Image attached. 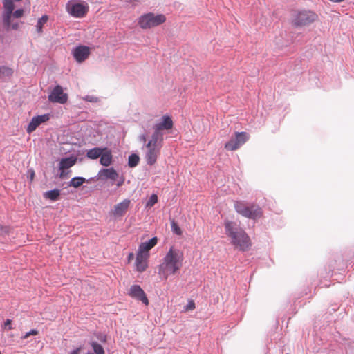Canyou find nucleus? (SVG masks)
I'll return each instance as SVG.
<instances>
[{"instance_id": "obj_1", "label": "nucleus", "mask_w": 354, "mask_h": 354, "mask_svg": "<svg viewBox=\"0 0 354 354\" xmlns=\"http://www.w3.org/2000/svg\"><path fill=\"white\" fill-rule=\"evenodd\" d=\"M173 127V121L168 115H164L161 121L156 124L153 127L154 132L151 139L148 142L146 147L148 149L147 155H157L160 152L163 135L162 130H169Z\"/></svg>"}, {"instance_id": "obj_2", "label": "nucleus", "mask_w": 354, "mask_h": 354, "mask_svg": "<svg viewBox=\"0 0 354 354\" xmlns=\"http://www.w3.org/2000/svg\"><path fill=\"white\" fill-rule=\"evenodd\" d=\"M254 198L252 201L245 200V218L252 221L253 226L255 223L263 217V207L266 203V197L261 196L258 191L254 192Z\"/></svg>"}, {"instance_id": "obj_3", "label": "nucleus", "mask_w": 354, "mask_h": 354, "mask_svg": "<svg viewBox=\"0 0 354 354\" xmlns=\"http://www.w3.org/2000/svg\"><path fill=\"white\" fill-rule=\"evenodd\" d=\"M183 261V254L178 249L171 247L163 259L159 270L163 274H174L181 267Z\"/></svg>"}, {"instance_id": "obj_4", "label": "nucleus", "mask_w": 354, "mask_h": 354, "mask_svg": "<svg viewBox=\"0 0 354 354\" xmlns=\"http://www.w3.org/2000/svg\"><path fill=\"white\" fill-rule=\"evenodd\" d=\"M226 234L230 238L231 243L239 250L243 251V230L234 221H225Z\"/></svg>"}, {"instance_id": "obj_5", "label": "nucleus", "mask_w": 354, "mask_h": 354, "mask_svg": "<svg viewBox=\"0 0 354 354\" xmlns=\"http://www.w3.org/2000/svg\"><path fill=\"white\" fill-rule=\"evenodd\" d=\"M165 20L166 17L164 15H156L154 13L149 12L140 17L138 24L142 29H148L160 25Z\"/></svg>"}, {"instance_id": "obj_6", "label": "nucleus", "mask_w": 354, "mask_h": 354, "mask_svg": "<svg viewBox=\"0 0 354 354\" xmlns=\"http://www.w3.org/2000/svg\"><path fill=\"white\" fill-rule=\"evenodd\" d=\"M257 249H259V245L256 244V239L254 237L251 239L245 232V266L259 258L257 254H254L252 252Z\"/></svg>"}, {"instance_id": "obj_7", "label": "nucleus", "mask_w": 354, "mask_h": 354, "mask_svg": "<svg viewBox=\"0 0 354 354\" xmlns=\"http://www.w3.org/2000/svg\"><path fill=\"white\" fill-rule=\"evenodd\" d=\"M317 18V15L310 11H301L296 12L292 19V24L295 26H308L314 22Z\"/></svg>"}, {"instance_id": "obj_8", "label": "nucleus", "mask_w": 354, "mask_h": 354, "mask_svg": "<svg viewBox=\"0 0 354 354\" xmlns=\"http://www.w3.org/2000/svg\"><path fill=\"white\" fill-rule=\"evenodd\" d=\"M48 100L52 102L64 104L67 102L68 96L64 93L62 87L57 85L48 95Z\"/></svg>"}, {"instance_id": "obj_9", "label": "nucleus", "mask_w": 354, "mask_h": 354, "mask_svg": "<svg viewBox=\"0 0 354 354\" xmlns=\"http://www.w3.org/2000/svg\"><path fill=\"white\" fill-rule=\"evenodd\" d=\"M118 177L119 174L113 167L101 169L97 174V179L102 181L110 180L113 183L117 181Z\"/></svg>"}, {"instance_id": "obj_10", "label": "nucleus", "mask_w": 354, "mask_h": 354, "mask_svg": "<svg viewBox=\"0 0 354 354\" xmlns=\"http://www.w3.org/2000/svg\"><path fill=\"white\" fill-rule=\"evenodd\" d=\"M129 295L132 298L142 301L145 305L149 304L147 297L139 285L131 286L129 290Z\"/></svg>"}, {"instance_id": "obj_11", "label": "nucleus", "mask_w": 354, "mask_h": 354, "mask_svg": "<svg viewBox=\"0 0 354 354\" xmlns=\"http://www.w3.org/2000/svg\"><path fill=\"white\" fill-rule=\"evenodd\" d=\"M68 13L75 17H82L88 11V8L82 3H76L66 6Z\"/></svg>"}, {"instance_id": "obj_12", "label": "nucleus", "mask_w": 354, "mask_h": 354, "mask_svg": "<svg viewBox=\"0 0 354 354\" xmlns=\"http://www.w3.org/2000/svg\"><path fill=\"white\" fill-rule=\"evenodd\" d=\"M90 55V48L86 46H79L73 50V55L77 62H84Z\"/></svg>"}, {"instance_id": "obj_13", "label": "nucleus", "mask_w": 354, "mask_h": 354, "mask_svg": "<svg viewBox=\"0 0 354 354\" xmlns=\"http://www.w3.org/2000/svg\"><path fill=\"white\" fill-rule=\"evenodd\" d=\"M49 119V114H44L33 117L27 127V132L28 133H32L37 129L38 126H39L41 123L48 121Z\"/></svg>"}, {"instance_id": "obj_14", "label": "nucleus", "mask_w": 354, "mask_h": 354, "mask_svg": "<svg viewBox=\"0 0 354 354\" xmlns=\"http://www.w3.org/2000/svg\"><path fill=\"white\" fill-rule=\"evenodd\" d=\"M243 142V132L236 133L234 138H232L227 142L225 148L229 151H234L239 148Z\"/></svg>"}, {"instance_id": "obj_15", "label": "nucleus", "mask_w": 354, "mask_h": 354, "mask_svg": "<svg viewBox=\"0 0 354 354\" xmlns=\"http://www.w3.org/2000/svg\"><path fill=\"white\" fill-rule=\"evenodd\" d=\"M149 257V254H145L143 252L138 251L136 259V266L137 271H138L139 272H142L147 269V264L146 263V261L147 260Z\"/></svg>"}, {"instance_id": "obj_16", "label": "nucleus", "mask_w": 354, "mask_h": 354, "mask_svg": "<svg viewBox=\"0 0 354 354\" xmlns=\"http://www.w3.org/2000/svg\"><path fill=\"white\" fill-rule=\"evenodd\" d=\"M269 223L273 228L278 230L283 227L286 225V221L285 218L280 216L279 213H276L271 216Z\"/></svg>"}, {"instance_id": "obj_17", "label": "nucleus", "mask_w": 354, "mask_h": 354, "mask_svg": "<svg viewBox=\"0 0 354 354\" xmlns=\"http://www.w3.org/2000/svg\"><path fill=\"white\" fill-rule=\"evenodd\" d=\"M129 199H124L114 206L113 214L115 216H122L128 209L130 205Z\"/></svg>"}, {"instance_id": "obj_18", "label": "nucleus", "mask_w": 354, "mask_h": 354, "mask_svg": "<svg viewBox=\"0 0 354 354\" xmlns=\"http://www.w3.org/2000/svg\"><path fill=\"white\" fill-rule=\"evenodd\" d=\"M158 243V238L156 236L152 237L147 241L142 242L138 251L143 252L145 254H149V250L153 248Z\"/></svg>"}, {"instance_id": "obj_19", "label": "nucleus", "mask_w": 354, "mask_h": 354, "mask_svg": "<svg viewBox=\"0 0 354 354\" xmlns=\"http://www.w3.org/2000/svg\"><path fill=\"white\" fill-rule=\"evenodd\" d=\"M77 160V156H66L60 160L59 169H67L73 167Z\"/></svg>"}, {"instance_id": "obj_20", "label": "nucleus", "mask_w": 354, "mask_h": 354, "mask_svg": "<svg viewBox=\"0 0 354 354\" xmlns=\"http://www.w3.org/2000/svg\"><path fill=\"white\" fill-rule=\"evenodd\" d=\"M61 191L58 189H54L45 192L43 194V197L45 199H48L52 201H57L59 199Z\"/></svg>"}, {"instance_id": "obj_21", "label": "nucleus", "mask_w": 354, "mask_h": 354, "mask_svg": "<svg viewBox=\"0 0 354 354\" xmlns=\"http://www.w3.org/2000/svg\"><path fill=\"white\" fill-rule=\"evenodd\" d=\"M86 155H111V151L106 147H95L87 151Z\"/></svg>"}, {"instance_id": "obj_22", "label": "nucleus", "mask_w": 354, "mask_h": 354, "mask_svg": "<svg viewBox=\"0 0 354 354\" xmlns=\"http://www.w3.org/2000/svg\"><path fill=\"white\" fill-rule=\"evenodd\" d=\"M86 179L84 177L75 176L71 179V180L67 183V185L68 187H72L77 189L86 183Z\"/></svg>"}, {"instance_id": "obj_23", "label": "nucleus", "mask_w": 354, "mask_h": 354, "mask_svg": "<svg viewBox=\"0 0 354 354\" xmlns=\"http://www.w3.org/2000/svg\"><path fill=\"white\" fill-rule=\"evenodd\" d=\"M13 69L8 66H0V79L5 80L6 78H10L13 75Z\"/></svg>"}, {"instance_id": "obj_24", "label": "nucleus", "mask_w": 354, "mask_h": 354, "mask_svg": "<svg viewBox=\"0 0 354 354\" xmlns=\"http://www.w3.org/2000/svg\"><path fill=\"white\" fill-rule=\"evenodd\" d=\"M91 159H97L99 156H87ZM113 162V156H100V163L104 167H109Z\"/></svg>"}, {"instance_id": "obj_25", "label": "nucleus", "mask_w": 354, "mask_h": 354, "mask_svg": "<svg viewBox=\"0 0 354 354\" xmlns=\"http://www.w3.org/2000/svg\"><path fill=\"white\" fill-rule=\"evenodd\" d=\"M48 19V17L45 15L37 20L36 30L38 33L40 34L42 32L43 26L47 22Z\"/></svg>"}, {"instance_id": "obj_26", "label": "nucleus", "mask_w": 354, "mask_h": 354, "mask_svg": "<svg viewBox=\"0 0 354 354\" xmlns=\"http://www.w3.org/2000/svg\"><path fill=\"white\" fill-rule=\"evenodd\" d=\"M90 345L92 347L95 354H104V349L101 344L95 341L90 342Z\"/></svg>"}, {"instance_id": "obj_27", "label": "nucleus", "mask_w": 354, "mask_h": 354, "mask_svg": "<svg viewBox=\"0 0 354 354\" xmlns=\"http://www.w3.org/2000/svg\"><path fill=\"white\" fill-rule=\"evenodd\" d=\"M4 12L6 13L12 14L15 8V5L12 0H3Z\"/></svg>"}, {"instance_id": "obj_28", "label": "nucleus", "mask_w": 354, "mask_h": 354, "mask_svg": "<svg viewBox=\"0 0 354 354\" xmlns=\"http://www.w3.org/2000/svg\"><path fill=\"white\" fill-rule=\"evenodd\" d=\"M11 17L12 14L10 13H3V22L7 30L10 29L11 25Z\"/></svg>"}, {"instance_id": "obj_29", "label": "nucleus", "mask_w": 354, "mask_h": 354, "mask_svg": "<svg viewBox=\"0 0 354 354\" xmlns=\"http://www.w3.org/2000/svg\"><path fill=\"white\" fill-rule=\"evenodd\" d=\"M158 202V196L156 194H153L150 196L147 202L146 203L145 207L151 208Z\"/></svg>"}, {"instance_id": "obj_30", "label": "nucleus", "mask_w": 354, "mask_h": 354, "mask_svg": "<svg viewBox=\"0 0 354 354\" xmlns=\"http://www.w3.org/2000/svg\"><path fill=\"white\" fill-rule=\"evenodd\" d=\"M171 231L176 235H180L182 234L180 227L174 219L171 221Z\"/></svg>"}, {"instance_id": "obj_31", "label": "nucleus", "mask_w": 354, "mask_h": 354, "mask_svg": "<svg viewBox=\"0 0 354 354\" xmlns=\"http://www.w3.org/2000/svg\"><path fill=\"white\" fill-rule=\"evenodd\" d=\"M129 157V161H128V165L130 167H135L138 165L140 161V156H128Z\"/></svg>"}, {"instance_id": "obj_32", "label": "nucleus", "mask_w": 354, "mask_h": 354, "mask_svg": "<svg viewBox=\"0 0 354 354\" xmlns=\"http://www.w3.org/2000/svg\"><path fill=\"white\" fill-rule=\"evenodd\" d=\"M234 207L239 214L243 216V203L241 201L235 202Z\"/></svg>"}, {"instance_id": "obj_33", "label": "nucleus", "mask_w": 354, "mask_h": 354, "mask_svg": "<svg viewBox=\"0 0 354 354\" xmlns=\"http://www.w3.org/2000/svg\"><path fill=\"white\" fill-rule=\"evenodd\" d=\"M38 334H39L38 330H37L36 329H32L29 332L26 333L24 334V335H23L21 337V339H27L28 337H29L30 335H37Z\"/></svg>"}, {"instance_id": "obj_34", "label": "nucleus", "mask_w": 354, "mask_h": 354, "mask_svg": "<svg viewBox=\"0 0 354 354\" xmlns=\"http://www.w3.org/2000/svg\"><path fill=\"white\" fill-rule=\"evenodd\" d=\"M35 176V171L32 168H29L27 170V178L29 179L30 182H32L34 180Z\"/></svg>"}, {"instance_id": "obj_35", "label": "nucleus", "mask_w": 354, "mask_h": 354, "mask_svg": "<svg viewBox=\"0 0 354 354\" xmlns=\"http://www.w3.org/2000/svg\"><path fill=\"white\" fill-rule=\"evenodd\" d=\"M95 337L97 339L100 341L102 343H105L106 342V335L102 333H97L95 334Z\"/></svg>"}, {"instance_id": "obj_36", "label": "nucleus", "mask_w": 354, "mask_h": 354, "mask_svg": "<svg viewBox=\"0 0 354 354\" xmlns=\"http://www.w3.org/2000/svg\"><path fill=\"white\" fill-rule=\"evenodd\" d=\"M10 227L0 225V236H4L9 233Z\"/></svg>"}, {"instance_id": "obj_37", "label": "nucleus", "mask_w": 354, "mask_h": 354, "mask_svg": "<svg viewBox=\"0 0 354 354\" xmlns=\"http://www.w3.org/2000/svg\"><path fill=\"white\" fill-rule=\"evenodd\" d=\"M84 100L90 102H97L99 99L94 95H86L84 97Z\"/></svg>"}, {"instance_id": "obj_38", "label": "nucleus", "mask_w": 354, "mask_h": 354, "mask_svg": "<svg viewBox=\"0 0 354 354\" xmlns=\"http://www.w3.org/2000/svg\"><path fill=\"white\" fill-rule=\"evenodd\" d=\"M3 328L5 330H12L13 328L12 326V320L10 319H7L4 322Z\"/></svg>"}, {"instance_id": "obj_39", "label": "nucleus", "mask_w": 354, "mask_h": 354, "mask_svg": "<svg viewBox=\"0 0 354 354\" xmlns=\"http://www.w3.org/2000/svg\"><path fill=\"white\" fill-rule=\"evenodd\" d=\"M24 14V10L23 9H17L14 12H12V15H13L15 18H20L22 17Z\"/></svg>"}, {"instance_id": "obj_40", "label": "nucleus", "mask_w": 354, "mask_h": 354, "mask_svg": "<svg viewBox=\"0 0 354 354\" xmlns=\"http://www.w3.org/2000/svg\"><path fill=\"white\" fill-rule=\"evenodd\" d=\"M157 156H147V162L149 165H153L157 160Z\"/></svg>"}, {"instance_id": "obj_41", "label": "nucleus", "mask_w": 354, "mask_h": 354, "mask_svg": "<svg viewBox=\"0 0 354 354\" xmlns=\"http://www.w3.org/2000/svg\"><path fill=\"white\" fill-rule=\"evenodd\" d=\"M61 171H60V174H59V178L61 179H64L66 178L68 174L70 172V171H66L65 169H59Z\"/></svg>"}, {"instance_id": "obj_42", "label": "nucleus", "mask_w": 354, "mask_h": 354, "mask_svg": "<svg viewBox=\"0 0 354 354\" xmlns=\"http://www.w3.org/2000/svg\"><path fill=\"white\" fill-rule=\"evenodd\" d=\"M194 308H195V304L193 301H189L186 306L187 310H192Z\"/></svg>"}, {"instance_id": "obj_43", "label": "nucleus", "mask_w": 354, "mask_h": 354, "mask_svg": "<svg viewBox=\"0 0 354 354\" xmlns=\"http://www.w3.org/2000/svg\"><path fill=\"white\" fill-rule=\"evenodd\" d=\"M10 28L17 30L19 28V24L18 22H15V23H12V24L11 23Z\"/></svg>"}, {"instance_id": "obj_44", "label": "nucleus", "mask_w": 354, "mask_h": 354, "mask_svg": "<svg viewBox=\"0 0 354 354\" xmlns=\"http://www.w3.org/2000/svg\"><path fill=\"white\" fill-rule=\"evenodd\" d=\"M81 349H82V347H81V346L77 347V348H75V349L72 350V351L69 353V354H79V353L80 352Z\"/></svg>"}, {"instance_id": "obj_45", "label": "nucleus", "mask_w": 354, "mask_h": 354, "mask_svg": "<svg viewBox=\"0 0 354 354\" xmlns=\"http://www.w3.org/2000/svg\"><path fill=\"white\" fill-rule=\"evenodd\" d=\"M139 140L144 145L146 142V136L145 134L140 135L138 137Z\"/></svg>"}, {"instance_id": "obj_46", "label": "nucleus", "mask_w": 354, "mask_h": 354, "mask_svg": "<svg viewBox=\"0 0 354 354\" xmlns=\"http://www.w3.org/2000/svg\"><path fill=\"white\" fill-rule=\"evenodd\" d=\"M337 307L336 306H332V307L328 308V313L329 314H331V313H335V311H337Z\"/></svg>"}, {"instance_id": "obj_47", "label": "nucleus", "mask_w": 354, "mask_h": 354, "mask_svg": "<svg viewBox=\"0 0 354 354\" xmlns=\"http://www.w3.org/2000/svg\"><path fill=\"white\" fill-rule=\"evenodd\" d=\"M124 179L123 177H121L119 180L117 181L116 185L117 187H121L124 184Z\"/></svg>"}, {"instance_id": "obj_48", "label": "nucleus", "mask_w": 354, "mask_h": 354, "mask_svg": "<svg viewBox=\"0 0 354 354\" xmlns=\"http://www.w3.org/2000/svg\"><path fill=\"white\" fill-rule=\"evenodd\" d=\"M97 180V176H96L95 177H91L88 179H86V183H91V182L95 181Z\"/></svg>"}, {"instance_id": "obj_49", "label": "nucleus", "mask_w": 354, "mask_h": 354, "mask_svg": "<svg viewBox=\"0 0 354 354\" xmlns=\"http://www.w3.org/2000/svg\"><path fill=\"white\" fill-rule=\"evenodd\" d=\"M270 348H271V347L268 344H266V354H270Z\"/></svg>"}, {"instance_id": "obj_50", "label": "nucleus", "mask_w": 354, "mask_h": 354, "mask_svg": "<svg viewBox=\"0 0 354 354\" xmlns=\"http://www.w3.org/2000/svg\"><path fill=\"white\" fill-rule=\"evenodd\" d=\"M134 257V255L133 253H129V255H128V260L129 261H131V259H133Z\"/></svg>"}, {"instance_id": "obj_51", "label": "nucleus", "mask_w": 354, "mask_h": 354, "mask_svg": "<svg viewBox=\"0 0 354 354\" xmlns=\"http://www.w3.org/2000/svg\"><path fill=\"white\" fill-rule=\"evenodd\" d=\"M314 327H315V328L318 327V324H317V321H315V323H314Z\"/></svg>"}, {"instance_id": "obj_52", "label": "nucleus", "mask_w": 354, "mask_h": 354, "mask_svg": "<svg viewBox=\"0 0 354 354\" xmlns=\"http://www.w3.org/2000/svg\"><path fill=\"white\" fill-rule=\"evenodd\" d=\"M245 198L248 199V196L247 195H245Z\"/></svg>"}, {"instance_id": "obj_53", "label": "nucleus", "mask_w": 354, "mask_h": 354, "mask_svg": "<svg viewBox=\"0 0 354 354\" xmlns=\"http://www.w3.org/2000/svg\"><path fill=\"white\" fill-rule=\"evenodd\" d=\"M86 354H94V353H91V352H88V353H86Z\"/></svg>"}, {"instance_id": "obj_54", "label": "nucleus", "mask_w": 354, "mask_h": 354, "mask_svg": "<svg viewBox=\"0 0 354 354\" xmlns=\"http://www.w3.org/2000/svg\"><path fill=\"white\" fill-rule=\"evenodd\" d=\"M297 300L294 301V304H296Z\"/></svg>"}]
</instances>
